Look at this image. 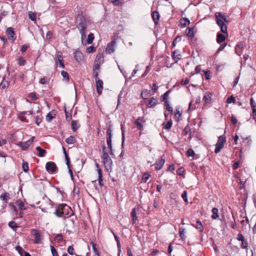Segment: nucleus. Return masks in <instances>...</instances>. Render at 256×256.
Instances as JSON below:
<instances>
[{
  "instance_id": "f257e3e1",
  "label": "nucleus",
  "mask_w": 256,
  "mask_h": 256,
  "mask_svg": "<svg viewBox=\"0 0 256 256\" xmlns=\"http://www.w3.org/2000/svg\"><path fill=\"white\" fill-rule=\"evenodd\" d=\"M76 27L79 30L80 33L81 34L82 44H84L83 39L86 36V30L87 28V22L86 18L82 14H78L76 18Z\"/></svg>"
},
{
  "instance_id": "f03ea898",
  "label": "nucleus",
  "mask_w": 256,
  "mask_h": 256,
  "mask_svg": "<svg viewBox=\"0 0 256 256\" xmlns=\"http://www.w3.org/2000/svg\"><path fill=\"white\" fill-rule=\"evenodd\" d=\"M215 16L216 24L220 27L221 32L228 34L227 26L224 24L228 22L226 16L220 12H216Z\"/></svg>"
},
{
  "instance_id": "7ed1b4c3",
  "label": "nucleus",
  "mask_w": 256,
  "mask_h": 256,
  "mask_svg": "<svg viewBox=\"0 0 256 256\" xmlns=\"http://www.w3.org/2000/svg\"><path fill=\"white\" fill-rule=\"evenodd\" d=\"M70 208L65 204H58L56 209L54 212V214L58 217H62L64 215H68V210Z\"/></svg>"
},
{
  "instance_id": "20e7f679",
  "label": "nucleus",
  "mask_w": 256,
  "mask_h": 256,
  "mask_svg": "<svg viewBox=\"0 0 256 256\" xmlns=\"http://www.w3.org/2000/svg\"><path fill=\"white\" fill-rule=\"evenodd\" d=\"M112 129L111 128L110 126H109V128L106 130V143L108 146V148L110 150V155H114V152L112 150Z\"/></svg>"
},
{
  "instance_id": "39448f33",
  "label": "nucleus",
  "mask_w": 256,
  "mask_h": 256,
  "mask_svg": "<svg viewBox=\"0 0 256 256\" xmlns=\"http://www.w3.org/2000/svg\"><path fill=\"white\" fill-rule=\"evenodd\" d=\"M226 142V138L224 136H218V140L216 144L214 152L216 154L218 153L220 151L221 149L224 146Z\"/></svg>"
},
{
  "instance_id": "423d86ee",
  "label": "nucleus",
  "mask_w": 256,
  "mask_h": 256,
  "mask_svg": "<svg viewBox=\"0 0 256 256\" xmlns=\"http://www.w3.org/2000/svg\"><path fill=\"white\" fill-rule=\"evenodd\" d=\"M104 166L107 170H111L112 162L108 154H103L102 156Z\"/></svg>"
},
{
  "instance_id": "0eeeda50",
  "label": "nucleus",
  "mask_w": 256,
  "mask_h": 256,
  "mask_svg": "<svg viewBox=\"0 0 256 256\" xmlns=\"http://www.w3.org/2000/svg\"><path fill=\"white\" fill-rule=\"evenodd\" d=\"M32 235L34 236V242L38 244L42 242V236L40 232L36 229H32L31 230Z\"/></svg>"
},
{
  "instance_id": "6e6552de",
  "label": "nucleus",
  "mask_w": 256,
  "mask_h": 256,
  "mask_svg": "<svg viewBox=\"0 0 256 256\" xmlns=\"http://www.w3.org/2000/svg\"><path fill=\"white\" fill-rule=\"evenodd\" d=\"M46 169L48 172L54 173L58 170V168L54 162H50L46 164Z\"/></svg>"
},
{
  "instance_id": "1a4fd4ad",
  "label": "nucleus",
  "mask_w": 256,
  "mask_h": 256,
  "mask_svg": "<svg viewBox=\"0 0 256 256\" xmlns=\"http://www.w3.org/2000/svg\"><path fill=\"white\" fill-rule=\"evenodd\" d=\"M34 138V136L31 138L29 140L24 142H20L18 144V146L21 148L22 150H26L32 144Z\"/></svg>"
},
{
  "instance_id": "9d476101",
  "label": "nucleus",
  "mask_w": 256,
  "mask_h": 256,
  "mask_svg": "<svg viewBox=\"0 0 256 256\" xmlns=\"http://www.w3.org/2000/svg\"><path fill=\"white\" fill-rule=\"evenodd\" d=\"M6 34L8 36L9 40L13 42L16 39V36L12 28H8L6 30Z\"/></svg>"
},
{
  "instance_id": "9b49d317",
  "label": "nucleus",
  "mask_w": 256,
  "mask_h": 256,
  "mask_svg": "<svg viewBox=\"0 0 256 256\" xmlns=\"http://www.w3.org/2000/svg\"><path fill=\"white\" fill-rule=\"evenodd\" d=\"M57 60L56 61V63L58 64L59 67L64 68H65L64 62L62 53L60 52H57L56 54Z\"/></svg>"
},
{
  "instance_id": "f8f14e48",
  "label": "nucleus",
  "mask_w": 256,
  "mask_h": 256,
  "mask_svg": "<svg viewBox=\"0 0 256 256\" xmlns=\"http://www.w3.org/2000/svg\"><path fill=\"white\" fill-rule=\"evenodd\" d=\"M116 44V40H114L110 42L106 46V52L108 54H112L114 52V46Z\"/></svg>"
},
{
  "instance_id": "ddd939ff",
  "label": "nucleus",
  "mask_w": 256,
  "mask_h": 256,
  "mask_svg": "<svg viewBox=\"0 0 256 256\" xmlns=\"http://www.w3.org/2000/svg\"><path fill=\"white\" fill-rule=\"evenodd\" d=\"M96 91L98 94H100L103 89V82L101 80L96 81Z\"/></svg>"
},
{
  "instance_id": "4468645a",
  "label": "nucleus",
  "mask_w": 256,
  "mask_h": 256,
  "mask_svg": "<svg viewBox=\"0 0 256 256\" xmlns=\"http://www.w3.org/2000/svg\"><path fill=\"white\" fill-rule=\"evenodd\" d=\"M172 60H174L176 63H177L178 60H180L182 58L181 54L177 50H175L172 52Z\"/></svg>"
},
{
  "instance_id": "2eb2a0df",
  "label": "nucleus",
  "mask_w": 256,
  "mask_h": 256,
  "mask_svg": "<svg viewBox=\"0 0 256 256\" xmlns=\"http://www.w3.org/2000/svg\"><path fill=\"white\" fill-rule=\"evenodd\" d=\"M245 44L242 42H239L235 48L236 53L240 56L242 53V50L244 47Z\"/></svg>"
},
{
  "instance_id": "dca6fc26",
  "label": "nucleus",
  "mask_w": 256,
  "mask_h": 256,
  "mask_svg": "<svg viewBox=\"0 0 256 256\" xmlns=\"http://www.w3.org/2000/svg\"><path fill=\"white\" fill-rule=\"evenodd\" d=\"M158 102L157 98L154 97L152 98L146 104V107L148 108H152L154 107Z\"/></svg>"
},
{
  "instance_id": "f3484780",
  "label": "nucleus",
  "mask_w": 256,
  "mask_h": 256,
  "mask_svg": "<svg viewBox=\"0 0 256 256\" xmlns=\"http://www.w3.org/2000/svg\"><path fill=\"white\" fill-rule=\"evenodd\" d=\"M56 111L54 110H52L46 116V120L48 122H50L56 116Z\"/></svg>"
},
{
  "instance_id": "a211bd4d",
  "label": "nucleus",
  "mask_w": 256,
  "mask_h": 256,
  "mask_svg": "<svg viewBox=\"0 0 256 256\" xmlns=\"http://www.w3.org/2000/svg\"><path fill=\"white\" fill-rule=\"evenodd\" d=\"M152 16L155 24H157L158 23V21L160 18V15L159 13L157 11H154L152 12Z\"/></svg>"
},
{
  "instance_id": "6ab92c4d",
  "label": "nucleus",
  "mask_w": 256,
  "mask_h": 256,
  "mask_svg": "<svg viewBox=\"0 0 256 256\" xmlns=\"http://www.w3.org/2000/svg\"><path fill=\"white\" fill-rule=\"evenodd\" d=\"M212 94L210 92H206L203 97V100L206 104H210L211 102Z\"/></svg>"
},
{
  "instance_id": "aec40b11",
  "label": "nucleus",
  "mask_w": 256,
  "mask_h": 256,
  "mask_svg": "<svg viewBox=\"0 0 256 256\" xmlns=\"http://www.w3.org/2000/svg\"><path fill=\"white\" fill-rule=\"evenodd\" d=\"M130 216L132 220V224H134L136 222V220H138V218L136 216V208H134L131 212Z\"/></svg>"
},
{
  "instance_id": "412c9836",
  "label": "nucleus",
  "mask_w": 256,
  "mask_h": 256,
  "mask_svg": "<svg viewBox=\"0 0 256 256\" xmlns=\"http://www.w3.org/2000/svg\"><path fill=\"white\" fill-rule=\"evenodd\" d=\"M36 150L38 152V156L40 157L44 156L46 153V152L45 150L39 146H36Z\"/></svg>"
},
{
  "instance_id": "4be33fe9",
  "label": "nucleus",
  "mask_w": 256,
  "mask_h": 256,
  "mask_svg": "<svg viewBox=\"0 0 256 256\" xmlns=\"http://www.w3.org/2000/svg\"><path fill=\"white\" fill-rule=\"evenodd\" d=\"M74 57L76 61L80 62L82 60L83 57L82 54L79 50L76 51L74 53Z\"/></svg>"
},
{
  "instance_id": "5701e85b",
  "label": "nucleus",
  "mask_w": 256,
  "mask_h": 256,
  "mask_svg": "<svg viewBox=\"0 0 256 256\" xmlns=\"http://www.w3.org/2000/svg\"><path fill=\"white\" fill-rule=\"evenodd\" d=\"M165 162V160L162 158H161L158 162H157L155 164H156V166H155V168L156 170H160L163 165L164 164Z\"/></svg>"
},
{
  "instance_id": "b1692460",
  "label": "nucleus",
  "mask_w": 256,
  "mask_h": 256,
  "mask_svg": "<svg viewBox=\"0 0 256 256\" xmlns=\"http://www.w3.org/2000/svg\"><path fill=\"white\" fill-rule=\"evenodd\" d=\"M212 218L213 220H216L218 218V210L217 208H214L212 210Z\"/></svg>"
},
{
  "instance_id": "393cba45",
  "label": "nucleus",
  "mask_w": 256,
  "mask_h": 256,
  "mask_svg": "<svg viewBox=\"0 0 256 256\" xmlns=\"http://www.w3.org/2000/svg\"><path fill=\"white\" fill-rule=\"evenodd\" d=\"M226 40V36L221 33H218L216 36V42L220 44Z\"/></svg>"
},
{
  "instance_id": "a878e982",
  "label": "nucleus",
  "mask_w": 256,
  "mask_h": 256,
  "mask_svg": "<svg viewBox=\"0 0 256 256\" xmlns=\"http://www.w3.org/2000/svg\"><path fill=\"white\" fill-rule=\"evenodd\" d=\"M98 170V180L99 184L101 186H104V184L103 182L102 174V170L99 169V170Z\"/></svg>"
},
{
  "instance_id": "bb28decb",
  "label": "nucleus",
  "mask_w": 256,
  "mask_h": 256,
  "mask_svg": "<svg viewBox=\"0 0 256 256\" xmlns=\"http://www.w3.org/2000/svg\"><path fill=\"white\" fill-rule=\"evenodd\" d=\"M72 128L75 132L80 128V124L77 120H72L71 122Z\"/></svg>"
},
{
  "instance_id": "cd10ccee",
  "label": "nucleus",
  "mask_w": 256,
  "mask_h": 256,
  "mask_svg": "<svg viewBox=\"0 0 256 256\" xmlns=\"http://www.w3.org/2000/svg\"><path fill=\"white\" fill-rule=\"evenodd\" d=\"M200 232H202L204 231V226L201 222L197 220L196 222V225L194 226Z\"/></svg>"
},
{
  "instance_id": "c85d7f7f",
  "label": "nucleus",
  "mask_w": 256,
  "mask_h": 256,
  "mask_svg": "<svg viewBox=\"0 0 256 256\" xmlns=\"http://www.w3.org/2000/svg\"><path fill=\"white\" fill-rule=\"evenodd\" d=\"M186 36H188L190 37V38H192L194 37V32L193 28H188L186 29Z\"/></svg>"
},
{
  "instance_id": "c756f323",
  "label": "nucleus",
  "mask_w": 256,
  "mask_h": 256,
  "mask_svg": "<svg viewBox=\"0 0 256 256\" xmlns=\"http://www.w3.org/2000/svg\"><path fill=\"white\" fill-rule=\"evenodd\" d=\"M150 96V90H144L141 94L142 98L144 100H146Z\"/></svg>"
},
{
  "instance_id": "7c9ffc66",
  "label": "nucleus",
  "mask_w": 256,
  "mask_h": 256,
  "mask_svg": "<svg viewBox=\"0 0 256 256\" xmlns=\"http://www.w3.org/2000/svg\"><path fill=\"white\" fill-rule=\"evenodd\" d=\"M180 22L183 26H186L190 24V21L188 18H184L180 20Z\"/></svg>"
},
{
  "instance_id": "2f4dec72",
  "label": "nucleus",
  "mask_w": 256,
  "mask_h": 256,
  "mask_svg": "<svg viewBox=\"0 0 256 256\" xmlns=\"http://www.w3.org/2000/svg\"><path fill=\"white\" fill-rule=\"evenodd\" d=\"M185 228H180L179 229V233H180V236L182 238V240H184L186 239V236H184V234L185 232Z\"/></svg>"
},
{
  "instance_id": "473e14b6",
  "label": "nucleus",
  "mask_w": 256,
  "mask_h": 256,
  "mask_svg": "<svg viewBox=\"0 0 256 256\" xmlns=\"http://www.w3.org/2000/svg\"><path fill=\"white\" fill-rule=\"evenodd\" d=\"M9 85L8 82L5 80L4 78L3 79L1 83L0 84V88L2 89H4L7 88Z\"/></svg>"
},
{
  "instance_id": "72a5a7b5",
  "label": "nucleus",
  "mask_w": 256,
  "mask_h": 256,
  "mask_svg": "<svg viewBox=\"0 0 256 256\" xmlns=\"http://www.w3.org/2000/svg\"><path fill=\"white\" fill-rule=\"evenodd\" d=\"M22 170L24 172H28L29 170V167L28 163L24 160H23V162L22 164Z\"/></svg>"
},
{
  "instance_id": "f704fd0d",
  "label": "nucleus",
  "mask_w": 256,
  "mask_h": 256,
  "mask_svg": "<svg viewBox=\"0 0 256 256\" xmlns=\"http://www.w3.org/2000/svg\"><path fill=\"white\" fill-rule=\"evenodd\" d=\"M90 244L92 246V250H93L94 252V254H96L97 256H100V252H98V250H97V248H96V244L95 243H94V242H92V241L90 242Z\"/></svg>"
},
{
  "instance_id": "c9c22d12",
  "label": "nucleus",
  "mask_w": 256,
  "mask_h": 256,
  "mask_svg": "<svg viewBox=\"0 0 256 256\" xmlns=\"http://www.w3.org/2000/svg\"><path fill=\"white\" fill-rule=\"evenodd\" d=\"M66 142L68 144H73L75 142V138L73 136H70L66 139Z\"/></svg>"
},
{
  "instance_id": "e433bc0d",
  "label": "nucleus",
  "mask_w": 256,
  "mask_h": 256,
  "mask_svg": "<svg viewBox=\"0 0 256 256\" xmlns=\"http://www.w3.org/2000/svg\"><path fill=\"white\" fill-rule=\"evenodd\" d=\"M28 18L32 21H36V14L32 12H29Z\"/></svg>"
},
{
  "instance_id": "4c0bfd02",
  "label": "nucleus",
  "mask_w": 256,
  "mask_h": 256,
  "mask_svg": "<svg viewBox=\"0 0 256 256\" xmlns=\"http://www.w3.org/2000/svg\"><path fill=\"white\" fill-rule=\"evenodd\" d=\"M150 176V174L148 172H145L143 174L142 180L144 182H146Z\"/></svg>"
},
{
  "instance_id": "58836bf2",
  "label": "nucleus",
  "mask_w": 256,
  "mask_h": 256,
  "mask_svg": "<svg viewBox=\"0 0 256 256\" xmlns=\"http://www.w3.org/2000/svg\"><path fill=\"white\" fill-rule=\"evenodd\" d=\"M94 35L93 34L90 33L88 35V38H87V43L88 44H90L92 43V41L94 39Z\"/></svg>"
},
{
  "instance_id": "ea45409f",
  "label": "nucleus",
  "mask_w": 256,
  "mask_h": 256,
  "mask_svg": "<svg viewBox=\"0 0 256 256\" xmlns=\"http://www.w3.org/2000/svg\"><path fill=\"white\" fill-rule=\"evenodd\" d=\"M61 75L64 78L66 82H68L70 80L68 72L66 71L62 70L61 72Z\"/></svg>"
},
{
  "instance_id": "a19ab883",
  "label": "nucleus",
  "mask_w": 256,
  "mask_h": 256,
  "mask_svg": "<svg viewBox=\"0 0 256 256\" xmlns=\"http://www.w3.org/2000/svg\"><path fill=\"white\" fill-rule=\"evenodd\" d=\"M0 198L2 200L6 201L9 198V195L8 193L4 192L2 194Z\"/></svg>"
},
{
  "instance_id": "79ce46f5",
  "label": "nucleus",
  "mask_w": 256,
  "mask_h": 256,
  "mask_svg": "<svg viewBox=\"0 0 256 256\" xmlns=\"http://www.w3.org/2000/svg\"><path fill=\"white\" fill-rule=\"evenodd\" d=\"M8 226L12 229H14L18 227L17 224L14 221H11L8 222Z\"/></svg>"
},
{
  "instance_id": "37998d69",
  "label": "nucleus",
  "mask_w": 256,
  "mask_h": 256,
  "mask_svg": "<svg viewBox=\"0 0 256 256\" xmlns=\"http://www.w3.org/2000/svg\"><path fill=\"white\" fill-rule=\"evenodd\" d=\"M184 135L191 134V129L188 126H186L184 130Z\"/></svg>"
},
{
  "instance_id": "c03bdc74",
  "label": "nucleus",
  "mask_w": 256,
  "mask_h": 256,
  "mask_svg": "<svg viewBox=\"0 0 256 256\" xmlns=\"http://www.w3.org/2000/svg\"><path fill=\"white\" fill-rule=\"evenodd\" d=\"M28 97L31 98L32 100H36L38 98V96L35 92H32L29 94Z\"/></svg>"
},
{
  "instance_id": "a18cd8bd",
  "label": "nucleus",
  "mask_w": 256,
  "mask_h": 256,
  "mask_svg": "<svg viewBox=\"0 0 256 256\" xmlns=\"http://www.w3.org/2000/svg\"><path fill=\"white\" fill-rule=\"evenodd\" d=\"M250 104L252 111L256 110V104L252 98L250 100Z\"/></svg>"
},
{
  "instance_id": "49530a36",
  "label": "nucleus",
  "mask_w": 256,
  "mask_h": 256,
  "mask_svg": "<svg viewBox=\"0 0 256 256\" xmlns=\"http://www.w3.org/2000/svg\"><path fill=\"white\" fill-rule=\"evenodd\" d=\"M15 249L21 256H22V254L24 252L22 248L20 246H16L15 248Z\"/></svg>"
},
{
  "instance_id": "de8ad7c7",
  "label": "nucleus",
  "mask_w": 256,
  "mask_h": 256,
  "mask_svg": "<svg viewBox=\"0 0 256 256\" xmlns=\"http://www.w3.org/2000/svg\"><path fill=\"white\" fill-rule=\"evenodd\" d=\"M186 154L188 156H194L195 152L192 149L189 148L186 152Z\"/></svg>"
},
{
  "instance_id": "09e8293b",
  "label": "nucleus",
  "mask_w": 256,
  "mask_h": 256,
  "mask_svg": "<svg viewBox=\"0 0 256 256\" xmlns=\"http://www.w3.org/2000/svg\"><path fill=\"white\" fill-rule=\"evenodd\" d=\"M26 62L22 57H20L18 58V64L20 66H24L26 64Z\"/></svg>"
},
{
  "instance_id": "8fccbe9b",
  "label": "nucleus",
  "mask_w": 256,
  "mask_h": 256,
  "mask_svg": "<svg viewBox=\"0 0 256 256\" xmlns=\"http://www.w3.org/2000/svg\"><path fill=\"white\" fill-rule=\"evenodd\" d=\"M103 58V56L102 54H98L96 58V59H95V61H94V62H96V63H99L100 62V60H102V59Z\"/></svg>"
},
{
  "instance_id": "3c124183",
  "label": "nucleus",
  "mask_w": 256,
  "mask_h": 256,
  "mask_svg": "<svg viewBox=\"0 0 256 256\" xmlns=\"http://www.w3.org/2000/svg\"><path fill=\"white\" fill-rule=\"evenodd\" d=\"M240 247H241V248H244V249H247L248 248V244L247 242L245 240H242V242Z\"/></svg>"
},
{
  "instance_id": "603ef678",
  "label": "nucleus",
  "mask_w": 256,
  "mask_h": 256,
  "mask_svg": "<svg viewBox=\"0 0 256 256\" xmlns=\"http://www.w3.org/2000/svg\"><path fill=\"white\" fill-rule=\"evenodd\" d=\"M187 194H188L187 192L185 190L182 192V199L184 200L186 202V204H188Z\"/></svg>"
},
{
  "instance_id": "864d4df0",
  "label": "nucleus",
  "mask_w": 256,
  "mask_h": 256,
  "mask_svg": "<svg viewBox=\"0 0 256 256\" xmlns=\"http://www.w3.org/2000/svg\"><path fill=\"white\" fill-rule=\"evenodd\" d=\"M96 50V48L92 46H91L86 48V52L88 53H92V52H94Z\"/></svg>"
},
{
  "instance_id": "5fc2aeb1",
  "label": "nucleus",
  "mask_w": 256,
  "mask_h": 256,
  "mask_svg": "<svg viewBox=\"0 0 256 256\" xmlns=\"http://www.w3.org/2000/svg\"><path fill=\"white\" fill-rule=\"evenodd\" d=\"M172 121L169 120L167 122L166 124L164 126V128L166 130H169L171 128L172 126Z\"/></svg>"
},
{
  "instance_id": "6e6d98bb",
  "label": "nucleus",
  "mask_w": 256,
  "mask_h": 256,
  "mask_svg": "<svg viewBox=\"0 0 256 256\" xmlns=\"http://www.w3.org/2000/svg\"><path fill=\"white\" fill-rule=\"evenodd\" d=\"M100 69V64L99 63L94 62L93 68V72H98Z\"/></svg>"
},
{
  "instance_id": "4d7b16f0",
  "label": "nucleus",
  "mask_w": 256,
  "mask_h": 256,
  "mask_svg": "<svg viewBox=\"0 0 256 256\" xmlns=\"http://www.w3.org/2000/svg\"><path fill=\"white\" fill-rule=\"evenodd\" d=\"M184 172V169L183 168H180L176 170V173L179 176H182Z\"/></svg>"
},
{
  "instance_id": "13d9d810",
  "label": "nucleus",
  "mask_w": 256,
  "mask_h": 256,
  "mask_svg": "<svg viewBox=\"0 0 256 256\" xmlns=\"http://www.w3.org/2000/svg\"><path fill=\"white\" fill-rule=\"evenodd\" d=\"M64 157H65V160L66 161V164L68 166V168H69V167H70V158L68 154H66Z\"/></svg>"
},
{
  "instance_id": "bf43d9fd",
  "label": "nucleus",
  "mask_w": 256,
  "mask_h": 256,
  "mask_svg": "<svg viewBox=\"0 0 256 256\" xmlns=\"http://www.w3.org/2000/svg\"><path fill=\"white\" fill-rule=\"evenodd\" d=\"M204 74V76L206 80H208L210 78V72L202 70V71Z\"/></svg>"
},
{
  "instance_id": "052dcab7",
  "label": "nucleus",
  "mask_w": 256,
  "mask_h": 256,
  "mask_svg": "<svg viewBox=\"0 0 256 256\" xmlns=\"http://www.w3.org/2000/svg\"><path fill=\"white\" fill-rule=\"evenodd\" d=\"M50 250H51L52 256H58V252H57L56 250L52 246H50Z\"/></svg>"
},
{
  "instance_id": "680f3d73",
  "label": "nucleus",
  "mask_w": 256,
  "mask_h": 256,
  "mask_svg": "<svg viewBox=\"0 0 256 256\" xmlns=\"http://www.w3.org/2000/svg\"><path fill=\"white\" fill-rule=\"evenodd\" d=\"M236 239L238 241L242 242L244 240V236H243L242 234L240 232L238 233Z\"/></svg>"
},
{
  "instance_id": "e2e57ef3",
  "label": "nucleus",
  "mask_w": 256,
  "mask_h": 256,
  "mask_svg": "<svg viewBox=\"0 0 256 256\" xmlns=\"http://www.w3.org/2000/svg\"><path fill=\"white\" fill-rule=\"evenodd\" d=\"M68 253L70 255H74V248L72 246H69L68 248Z\"/></svg>"
},
{
  "instance_id": "0e129e2a",
  "label": "nucleus",
  "mask_w": 256,
  "mask_h": 256,
  "mask_svg": "<svg viewBox=\"0 0 256 256\" xmlns=\"http://www.w3.org/2000/svg\"><path fill=\"white\" fill-rule=\"evenodd\" d=\"M108 1L112 3L114 6H118L120 5V0H108Z\"/></svg>"
},
{
  "instance_id": "69168bd1",
  "label": "nucleus",
  "mask_w": 256,
  "mask_h": 256,
  "mask_svg": "<svg viewBox=\"0 0 256 256\" xmlns=\"http://www.w3.org/2000/svg\"><path fill=\"white\" fill-rule=\"evenodd\" d=\"M235 100H236V99H235L234 97L232 96L227 99L226 102L228 104H230L232 102H235Z\"/></svg>"
},
{
  "instance_id": "338daca9",
  "label": "nucleus",
  "mask_w": 256,
  "mask_h": 256,
  "mask_svg": "<svg viewBox=\"0 0 256 256\" xmlns=\"http://www.w3.org/2000/svg\"><path fill=\"white\" fill-rule=\"evenodd\" d=\"M181 40V36H177L174 40L173 41L172 45L174 46H175L176 44L180 42Z\"/></svg>"
},
{
  "instance_id": "774afa93",
  "label": "nucleus",
  "mask_w": 256,
  "mask_h": 256,
  "mask_svg": "<svg viewBox=\"0 0 256 256\" xmlns=\"http://www.w3.org/2000/svg\"><path fill=\"white\" fill-rule=\"evenodd\" d=\"M18 208L20 210H24L26 209V208H25V206H24V204L22 202H20L18 203Z\"/></svg>"
}]
</instances>
